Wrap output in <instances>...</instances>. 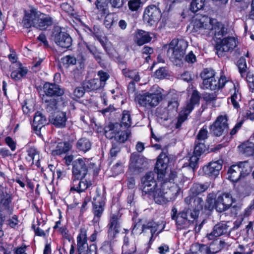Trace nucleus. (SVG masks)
<instances>
[{"label":"nucleus","mask_w":254,"mask_h":254,"mask_svg":"<svg viewBox=\"0 0 254 254\" xmlns=\"http://www.w3.org/2000/svg\"><path fill=\"white\" fill-rule=\"evenodd\" d=\"M52 38L57 45L63 48H68L72 45V40L70 36L58 26L54 28Z\"/></svg>","instance_id":"nucleus-5"},{"label":"nucleus","mask_w":254,"mask_h":254,"mask_svg":"<svg viewBox=\"0 0 254 254\" xmlns=\"http://www.w3.org/2000/svg\"><path fill=\"white\" fill-rule=\"evenodd\" d=\"M232 89L230 90L231 95L230 97L231 101L233 107L236 109L240 107L239 102L241 100V95L239 93L238 89H237L235 85L233 83H230Z\"/></svg>","instance_id":"nucleus-29"},{"label":"nucleus","mask_w":254,"mask_h":254,"mask_svg":"<svg viewBox=\"0 0 254 254\" xmlns=\"http://www.w3.org/2000/svg\"><path fill=\"white\" fill-rule=\"evenodd\" d=\"M208 137V131L206 129V128H204V127L201 128L196 137V140L200 142H204V140L207 138Z\"/></svg>","instance_id":"nucleus-56"},{"label":"nucleus","mask_w":254,"mask_h":254,"mask_svg":"<svg viewBox=\"0 0 254 254\" xmlns=\"http://www.w3.org/2000/svg\"><path fill=\"white\" fill-rule=\"evenodd\" d=\"M44 96L50 97L62 96L64 93V89L60 88V86L53 83H46L43 86Z\"/></svg>","instance_id":"nucleus-18"},{"label":"nucleus","mask_w":254,"mask_h":254,"mask_svg":"<svg viewBox=\"0 0 254 254\" xmlns=\"http://www.w3.org/2000/svg\"><path fill=\"white\" fill-rule=\"evenodd\" d=\"M120 125L118 123L115 124L109 123L104 128V134L106 137L110 139L115 138L119 129Z\"/></svg>","instance_id":"nucleus-30"},{"label":"nucleus","mask_w":254,"mask_h":254,"mask_svg":"<svg viewBox=\"0 0 254 254\" xmlns=\"http://www.w3.org/2000/svg\"><path fill=\"white\" fill-rule=\"evenodd\" d=\"M162 99L161 92L157 90L154 93L147 92L140 95L138 98V102L140 105L150 109L157 106Z\"/></svg>","instance_id":"nucleus-4"},{"label":"nucleus","mask_w":254,"mask_h":254,"mask_svg":"<svg viewBox=\"0 0 254 254\" xmlns=\"http://www.w3.org/2000/svg\"><path fill=\"white\" fill-rule=\"evenodd\" d=\"M240 173L244 178L248 175L252 171V166L248 161L240 162L238 165Z\"/></svg>","instance_id":"nucleus-40"},{"label":"nucleus","mask_w":254,"mask_h":254,"mask_svg":"<svg viewBox=\"0 0 254 254\" xmlns=\"http://www.w3.org/2000/svg\"><path fill=\"white\" fill-rule=\"evenodd\" d=\"M210 24V28H208L207 30L210 31V33L214 35L216 41H219L226 34L224 25L215 19H211Z\"/></svg>","instance_id":"nucleus-16"},{"label":"nucleus","mask_w":254,"mask_h":254,"mask_svg":"<svg viewBox=\"0 0 254 254\" xmlns=\"http://www.w3.org/2000/svg\"><path fill=\"white\" fill-rule=\"evenodd\" d=\"M216 195L214 193H210L208 194L206 199V204L204 206L205 209L212 210L215 208V200Z\"/></svg>","instance_id":"nucleus-46"},{"label":"nucleus","mask_w":254,"mask_h":254,"mask_svg":"<svg viewBox=\"0 0 254 254\" xmlns=\"http://www.w3.org/2000/svg\"><path fill=\"white\" fill-rule=\"evenodd\" d=\"M164 225L161 226L158 223L154 221L148 222L146 224L142 225V232L149 234L150 235V241H151L154 234L157 232V234L160 233L164 228Z\"/></svg>","instance_id":"nucleus-21"},{"label":"nucleus","mask_w":254,"mask_h":254,"mask_svg":"<svg viewBox=\"0 0 254 254\" xmlns=\"http://www.w3.org/2000/svg\"><path fill=\"white\" fill-rule=\"evenodd\" d=\"M71 148V145L68 142H60L57 145L56 149L52 151L53 155H60L68 152Z\"/></svg>","instance_id":"nucleus-34"},{"label":"nucleus","mask_w":254,"mask_h":254,"mask_svg":"<svg viewBox=\"0 0 254 254\" xmlns=\"http://www.w3.org/2000/svg\"><path fill=\"white\" fill-rule=\"evenodd\" d=\"M155 75L159 79L163 78L167 75V72L165 68L161 67L156 71Z\"/></svg>","instance_id":"nucleus-63"},{"label":"nucleus","mask_w":254,"mask_h":254,"mask_svg":"<svg viewBox=\"0 0 254 254\" xmlns=\"http://www.w3.org/2000/svg\"><path fill=\"white\" fill-rule=\"evenodd\" d=\"M203 89H209L211 90H215L216 89H220V85L218 80L216 79V77L211 78L209 82L208 83V85H205L203 87Z\"/></svg>","instance_id":"nucleus-54"},{"label":"nucleus","mask_w":254,"mask_h":254,"mask_svg":"<svg viewBox=\"0 0 254 254\" xmlns=\"http://www.w3.org/2000/svg\"><path fill=\"white\" fill-rule=\"evenodd\" d=\"M1 191L2 192L1 195V222L6 221V224L12 228L17 224L18 220L16 215L10 218V215L12 214V208L10 205L11 201L10 192L3 188Z\"/></svg>","instance_id":"nucleus-3"},{"label":"nucleus","mask_w":254,"mask_h":254,"mask_svg":"<svg viewBox=\"0 0 254 254\" xmlns=\"http://www.w3.org/2000/svg\"><path fill=\"white\" fill-rule=\"evenodd\" d=\"M93 204V213L95 216L93 221L97 222L99 221V218L104 211V203L103 201H100V200L96 201V199H94Z\"/></svg>","instance_id":"nucleus-32"},{"label":"nucleus","mask_w":254,"mask_h":254,"mask_svg":"<svg viewBox=\"0 0 254 254\" xmlns=\"http://www.w3.org/2000/svg\"><path fill=\"white\" fill-rule=\"evenodd\" d=\"M177 212L178 211L177 208L174 207L172 209L171 212L172 218L174 220H176V223L178 225H182L185 224L187 221L182 217H180L178 215H177Z\"/></svg>","instance_id":"nucleus-53"},{"label":"nucleus","mask_w":254,"mask_h":254,"mask_svg":"<svg viewBox=\"0 0 254 254\" xmlns=\"http://www.w3.org/2000/svg\"><path fill=\"white\" fill-rule=\"evenodd\" d=\"M222 160H218L217 161L210 162L208 165L204 166L203 170L206 175L216 177L219 175V172L222 169Z\"/></svg>","instance_id":"nucleus-19"},{"label":"nucleus","mask_w":254,"mask_h":254,"mask_svg":"<svg viewBox=\"0 0 254 254\" xmlns=\"http://www.w3.org/2000/svg\"><path fill=\"white\" fill-rule=\"evenodd\" d=\"M161 17V11L154 5H149L144 10L143 19L150 25L158 21Z\"/></svg>","instance_id":"nucleus-10"},{"label":"nucleus","mask_w":254,"mask_h":254,"mask_svg":"<svg viewBox=\"0 0 254 254\" xmlns=\"http://www.w3.org/2000/svg\"><path fill=\"white\" fill-rule=\"evenodd\" d=\"M109 226L108 236L111 239H114L115 238L116 234L119 232L120 225L118 222L117 216L113 215L112 216Z\"/></svg>","instance_id":"nucleus-28"},{"label":"nucleus","mask_w":254,"mask_h":254,"mask_svg":"<svg viewBox=\"0 0 254 254\" xmlns=\"http://www.w3.org/2000/svg\"><path fill=\"white\" fill-rule=\"evenodd\" d=\"M228 128L227 118L226 116H219L215 122L210 126V131L214 135L220 136L225 132H226Z\"/></svg>","instance_id":"nucleus-11"},{"label":"nucleus","mask_w":254,"mask_h":254,"mask_svg":"<svg viewBox=\"0 0 254 254\" xmlns=\"http://www.w3.org/2000/svg\"><path fill=\"white\" fill-rule=\"evenodd\" d=\"M179 105L178 100L176 98H174L169 102L168 105L166 109L170 112L172 116L177 111V108Z\"/></svg>","instance_id":"nucleus-47"},{"label":"nucleus","mask_w":254,"mask_h":254,"mask_svg":"<svg viewBox=\"0 0 254 254\" xmlns=\"http://www.w3.org/2000/svg\"><path fill=\"white\" fill-rule=\"evenodd\" d=\"M156 115L159 119L163 121H167L172 117L166 108L163 107H159L156 109Z\"/></svg>","instance_id":"nucleus-42"},{"label":"nucleus","mask_w":254,"mask_h":254,"mask_svg":"<svg viewBox=\"0 0 254 254\" xmlns=\"http://www.w3.org/2000/svg\"><path fill=\"white\" fill-rule=\"evenodd\" d=\"M84 87L86 88L87 91L97 90L100 88H103L100 83L98 79H92L83 82Z\"/></svg>","instance_id":"nucleus-37"},{"label":"nucleus","mask_w":254,"mask_h":254,"mask_svg":"<svg viewBox=\"0 0 254 254\" xmlns=\"http://www.w3.org/2000/svg\"><path fill=\"white\" fill-rule=\"evenodd\" d=\"M156 174L153 172H149L141 178V188L142 195H150L152 191L157 188L155 180Z\"/></svg>","instance_id":"nucleus-6"},{"label":"nucleus","mask_w":254,"mask_h":254,"mask_svg":"<svg viewBox=\"0 0 254 254\" xmlns=\"http://www.w3.org/2000/svg\"><path fill=\"white\" fill-rule=\"evenodd\" d=\"M217 95L215 93H206L203 94V99L207 103H211L216 100Z\"/></svg>","instance_id":"nucleus-62"},{"label":"nucleus","mask_w":254,"mask_h":254,"mask_svg":"<svg viewBox=\"0 0 254 254\" xmlns=\"http://www.w3.org/2000/svg\"><path fill=\"white\" fill-rule=\"evenodd\" d=\"M141 4V0H129L128 2L129 9L131 11H136Z\"/></svg>","instance_id":"nucleus-59"},{"label":"nucleus","mask_w":254,"mask_h":254,"mask_svg":"<svg viewBox=\"0 0 254 254\" xmlns=\"http://www.w3.org/2000/svg\"><path fill=\"white\" fill-rule=\"evenodd\" d=\"M206 0H192L190 4V9L192 12H196L203 8Z\"/></svg>","instance_id":"nucleus-44"},{"label":"nucleus","mask_w":254,"mask_h":254,"mask_svg":"<svg viewBox=\"0 0 254 254\" xmlns=\"http://www.w3.org/2000/svg\"><path fill=\"white\" fill-rule=\"evenodd\" d=\"M24 28L36 27L44 30L53 24V19L49 15L41 12L36 9H32L30 13L26 14L22 20Z\"/></svg>","instance_id":"nucleus-1"},{"label":"nucleus","mask_w":254,"mask_h":254,"mask_svg":"<svg viewBox=\"0 0 254 254\" xmlns=\"http://www.w3.org/2000/svg\"><path fill=\"white\" fill-rule=\"evenodd\" d=\"M167 150L163 151L158 156L156 163L155 168L157 170V173L160 175H164L166 169L168 167L170 159L167 155Z\"/></svg>","instance_id":"nucleus-17"},{"label":"nucleus","mask_w":254,"mask_h":254,"mask_svg":"<svg viewBox=\"0 0 254 254\" xmlns=\"http://www.w3.org/2000/svg\"><path fill=\"white\" fill-rule=\"evenodd\" d=\"M28 156L26 157L27 160L31 162V164L34 163V159H36L37 162L39 160V156L35 149L30 148L27 150Z\"/></svg>","instance_id":"nucleus-48"},{"label":"nucleus","mask_w":254,"mask_h":254,"mask_svg":"<svg viewBox=\"0 0 254 254\" xmlns=\"http://www.w3.org/2000/svg\"><path fill=\"white\" fill-rule=\"evenodd\" d=\"M185 203L188 205V209L192 210L190 216L195 219L197 218L200 210L203 209L204 202L202 198L189 195L185 199Z\"/></svg>","instance_id":"nucleus-7"},{"label":"nucleus","mask_w":254,"mask_h":254,"mask_svg":"<svg viewBox=\"0 0 254 254\" xmlns=\"http://www.w3.org/2000/svg\"><path fill=\"white\" fill-rule=\"evenodd\" d=\"M46 119L42 113L37 112L33 119V127L37 131H39L46 124Z\"/></svg>","instance_id":"nucleus-27"},{"label":"nucleus","mask_w":254,"mask_h":254,"mask_svg":"<svg viewBox=\"0 0 254 254\" xmlns=\"http://www.w3.org/2000/svg\"><path fill=\"white\" fill-rule=\"evenodd\" d=\"M86 88L84 87V85L82 84V86L77 87L75 88L73 91V95L78 98L82 97L85 94Z\"/></svg>","instance_id":"nucleus-60"},{"label":"nucleus","mask_w":254,"mask_h":254,"mask_svg":"<svg viewBox=\"0 0 254 254\" xmlns=\"http://www.w3.org/2000/svg\"><path fill=\"white\" fill-rule=\"evenodd\" d=\"M129 246L127 245H125L123 247L122 254H133L136 251L135 247L134 245L131 246L129 249Z\"/></svg>","instance_id":"nucleus-61"},{"label":"nucleus","mask_w":254,"mask_h":254,"mask_svg":"<svg viewBox=\"0 0 254 254\" xmlns=\"http://www.w3.org/2000/svg\"><path fill=\"white\" fill-rule=\"evenodd\" d=\"M229 226L225 223H219L216 224L213 229V231L209 234H207L206 237L209 240H213L216 237L224 235L228 232Z\"/></svg>","instance_id":"nucleus-20"},{"label":"nucleus","mask_w":254,"mask_h":254,"mask_svg":"<svg viewBox=\"0 0 254 254\" xmlns=\"http://www.w3.org/2000/svg\"><path fill=\"white\" fill-rule=\"evenodd\" d=\"M49 121L55 126L63 127L65 125L66 114L63 112H58L49 117Z\"/></svg>","instance_id":"nucleus-23"},{"label":"nucleus","mask_w":254,"mask_h":254,"mask_svg":"<svg viewBox=\"0 0 254 254\" xmlns=\"http://www.w3.org/2000/svg\"><path fill=\"white\" fill-rule=\"evenodd\" d=\"M237 46V42L235 38L229 37L216 41L215 49L216 54L219 57H222L224 53L232 51Z\"/></svg>","instance_id":"nucleus-8"},{"label":"nucleus","mask_w":254,"mask_h":254,"mask_svg":"<svg viewBox=\"0 0 254 254\" xmlns=\"http://www.w3.org/2000/svg\"><path fill=\"white\" fill-rule=\"evenodd\" d=\"M130 134L131 132L128 130L120 131L119 130L114 138V140L116 141V143L121 144L124 143L129 137Z\"/></svg>","instance_id":"nucleus-41"},{"label":"nucleus","mask_w":254,"mask_h":254,"mask_svg":"<svg viewBox=\"0 0 254 254\" xmlns=\"http://www.w3.org/2000/svg\"><path fill=\"white\" fill-rule=\"evenodd\" d=\"M123 73L126 77L132 79L134 81H138L140 79L139 76L137 74V72L135 71L124 69L123 70Z\"/></svg>","instance_id":"nucleus-52"},{"label":"nucleus","mask_w":254,"mask_h":254,"mask_svg":"<svg viewBox=\"0 0 254 254\" xmlns=\"http://www.w3.org/2000/svg\"><path fill=\"white\" fill-rule=\"evenodd\" d=\"M240 168L236 165H232L228 170L229 178L233 182H236L238 181L241 178H243L240 173Z\"/></svg>","instance_id":"nucleus-33"},{"label":"nucleus","mask_w":254,"mask_h":254,"mask_svg":"<svg viewBox=\"0 0 254 254\" xmlns=\"http://www.w3.org/2000/svg\"><path fill=\"white\" fill-rule=\"evenodd\" d=\"M201 78L203 79L202 87L205 85H208V83L211 78L215 77V73L212 69H204L200 75Z\"/></svg>","instance_id":"nucleus-35"},{"label":"nucleus","mask_w":254,"mask_h":254,"mask_svg":"<svg viewBox=\"0 0 254 254\" xmlns=\"http://www.w3.org/2000/svg\"><path fill=\"white\" fill-rule=\"evenodd\" d=\"M147 164L146 159L136 153L131 154L130 158L129 170L133 173H139L143 169Z\"/></svg>","instance_id":"nucleus-15"},{"label":"nucleus","mask_w":254,"mask_h":254,"mask_svg":"<svg viewBox=\"0 0 254 254\" xmlns=\"http://www.w3.org/2000/svg\"><path fill=\"white\" fill-rule=\"evenodd\" d=\"M98 76L99 77L100 83L102 87H104L107 80L109 78V75L108 73L102 70H100L98 72Z\"/></svg>","instance_id":"nucleus-58"},{"label":"nucleus","mask_w":254,"mask_h":254,"mask_svg":"<svg viewBox=\"0 0 254 254\" xmlns=\"http://www.w3.org/2000/svg\"><path fill=\"white\" fill-rule=\"evenodd\" d=\"M85 159L79 158L72 162V173L73 177L84 178L88 172V167Z\"/></svg>","instance_id":"nucleus-14"},{"label":"nucleus","mask_w":254,"mask_h":254,"mask_svg":"<svg viewBox=\"0 0 254 254\" xmlns=\"http://www.w3.org/2000/svg\"><path fill=\"white\" fill-rule=\"evenodd\" d=\"M61 62L66 67L70 65H75L77 63V59L73 56H66L61 59Z\"/></svg>","instance_id":"nucleus-50"},{"label":"nucleus","mask_w":254,"mask_h":254,"mask_svg":"<svg viewBox=\"0 0 254 254\" xmlns=\"http://www.w3.org/2000/svg\"><path fill=\"white\" fill-rule=\"evenodd\" d=\"M91 146V143L88 139L86 138H81L79 139L77 143V148L84 152L88 151Z\"/></svg>","instance_id":"nucleus-39"},{"label":"nucleus","mask_w":254,"mask_h":254,"mask_svg":"<svg viewBox=\"0 0 254 254\" xmlns=\"http://www.w3.org/2000/svg\"><path fill=\"white\" fill-rule=\"evenodd\" d=\"M91 184L89 183L86 180H80L78 188L76 190V191L80 193L84 191Z\"/></svg>","instance_id":"nucleus-55"},{"label":"nucleus","mask_w":254,"mask_h":254,"mask_svg":"<svg viewBox=\"0 0 254 254\" xmlns=\"http://www.w3.org/2000/svg\"><path fill=\"white\" fill-rule=\"evenodd\" d=\"M238 66L241 76H244L248 69L246 60L245 58L242 57L240 58L238 61Z\"/></svg>","instance_id":"nucleus-49"},{"label":"nucleus","mask_w":254,"mask_h":254,"mask_svg":"<svg viewBox=\"0 0 254 254\" xmlns=\"http://www.w3.org/2000/svg\"><path fill=\"white\" fill-rule=\"evenodd\" d=\"M188 43L183 39H173L169 45H165L168 57L176 64H180L186 53Z\"/></svg>","instance_id":"nucleus-2"},{"label":"nucleus","mask_w":254,"mask_h":254,"mask_svg":"<svg viewBox=\"0 0 254 254\" xmlns=\"http://www.w3.org/2000/svg\"><path fill=\"white\" fill-rule=\"evenodd\" d=\"M151 40V37L148 33L141 30H137L134 36V41L138 46H142L150 42Z\"/></svg>","instance_id":"nucleus-26"},{"label":"nucleus","mask_w":254,"mask_h":254,"mask_svg":"<svg viewBox=\"0 0 254 254\" xmlns=\"http://www.w3.org/2000/svg\"><path fill=\"white\" fill-rule=\"evenodd\" d=\"M109 0H96L95 5L96 8L101 14H105L109 12L108 3Z\"/></svg>","instance_id":"nucleus-43"},{"label":"nucleus","mask_w":254,"mask_h":254,"mask_svg":"<svg viewBox=\"0 0 254 254\" xmlns=\"http://www.w3.org/2000/svg\"><path fill=\"white\" fill-rule=\"evenodd\" d=\"M42 102L44 104L46 110L49 113H53L57 109L58 101L55 97L43 96Z\"/></svg>","instance_id":"nucleus-24"},{"label":"nucleus","mask_w":254,"mask_h":254,"mask_svg":"<svg viewBox=\"0 0 254 254\" xmlns=\"http://www.w3.org/2000/svg\"><path fill=\"white\" fill-rule=\"evenodd\" d=\"M78 254H85L89 247L87 244L86 235L85 233L80 234L77 238Z\"/></svg>","instance_id":"nucleus-31"},{"label":"nucleus","mask_w":254,"mask_h":254,"mask_svg":"<svg viewBox=\"0 0 254 254\" xmlns=\"http://www.w3.org/2000/svg\"><path fill=\"white\" fill-rule=\"evenodd\" d=\"M199 99L200 96L198 92L196 90L193 91L190 103L187 104L185 110L181 112L179 114L176 124L177 128L180 127L182 124L187 120L188 115L193 110L194 105L198 103Z\"/></svg>","instance_id":"nucleus-9"},{"label":"nucleus","mask_w":254,"mask_h":254,"mask_svg":"<svg viewBox=\"0 0 254 254\" xmlns=\"http://www.w3.org/2000/svg\"><path fill=\"white\" fill-rule=\"evenodd\" d=\"M210 186V183L209 182H205L203 184L194 183L190 189L189 195L197 196V195L206 191Z\"/></svg>","instance_id":"nucleus-25"},{"label":"nucleus","mask_w":254,"mask_h":254,"mask_svg":"<svg viewBox=\"0 0 254 254\" xmlns=\"http://www.w3.org/2000/svg\"><path fill=\"white\" fill-rule=\"evenodd\" d=\"M114 18L112 15L107 14L104 19V24L107 28H110L113 23Z\"/></svg>","instance_id":"nucleus-64"},{"label":"nucleus","mask_w":254,"mask_h":254,"mask_svg":"<svg viewBox=\"0 0 254 254\" xmlns=\"http://www.w3.org/2000/svg\"><path fill=\"white\" fill-rule=\"evenodd\" d=\"M131 125V119L128 111H124L122 113V118L120 127H129Z\"/></svg>","instance_id":"nucleus-45"},{"label":"nucleus","mask_w":254,"mask_h":254,"mask_svg":"<svg viewBox=\"0 0 254 254\" xmlns=\"http://www.w3.org/2000/svg\"><path fill=\"white\" fill-rule=\"evenodd\" d=\"M211 18L208 17H203L201 19H195L193 23V31L194 32H199L203 33L204 30H208L210 28Z\"/></svg>","instance_id":"nucleus-22"},{"label":"nucleus","mask_w":254,"mask_h":254,"mask_svg":"<svg viewBox=\"0 0 254 254\" xmlns=\"http://www.w3.org/2000/svg\"><path fill=\"white\" fill-rule=\"evenodd\" d=\"M240 151L246 156H251L254 153V144L252 142H245L239 146Z\"/></svg>","instance_id":"nucleus-36"},{"label":"nucleus","mask_w":254,"mask_h":254,"mask_svg":"<svg viewBox=\"0 0 254 254\" xmlns=\"http://www.w3.org/2000/svg\"><path fill=\"white\" fill-rule=\"evenodd\" d=\"M17 64L19 66L18 70L13 71L11 73V78L16 80H19L21 77L25 76L28 71L27 69L22 66L21 63H18Z\"/></svg>","instance_id":"nucleus-38"},{"label":"nucleus","mask_w":254,"mask_h":254,"mask_svg":"<svg viewBox=\"0 0 254 254\" xmlns=\"http://www.w3.org/2000/svg\"><path fill=\"white\" fill-rule=\"evenodd\" d=\"M198 251L200 254H214L216 252H211L207 246L204 244H197Z\"/></svg>","instance_id":"nucleus-57"},{"label":"nucleus","mask_w":254,"mask_h":254,"mask_svg":"<svg viewBox=\"0 0 254 254\" xmlns=\"http://www.w3.org/2000/svg\"><path fill=\"white\" fill-rule=\"evenodd\" d=\"M164 185L161 189L156 188L150 195H152L155 203L163 204L170 201L174 197L170 190L164 191Z\"/></svg>","instance_id":"nucleus-13"},{"label":"nucleus","mask_w":254,"mask_h":254,"mask_svg":"<svg viewBox=\"0 0 254 254\" xmlns=\"http://www.w3.org/2000/svg\"><path fill=\"white\" fill-rule=\"evenodd\" d=\"M233 202L232 196L228 193L219 195L215 200V208L217 211L222 212L227 210Z\"/></svg>","instance_id":"nucleus-12"},{"label":"nucleus","mask_w":254,"mask_h":254,"mask_svg":"<svg viewBox=\"0 0 254 254\" xmlns=\"http://www.w3.org/2000/svg\"><path fill=\"white\" fill-rule=\"evenodd\" d=\"M206 150V146L204 142L195 141V145L194 148L193 154L200 156Z\"/></svg>","instance_id":"nucleus-51"}]
</instances>
